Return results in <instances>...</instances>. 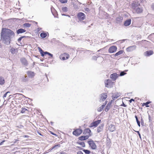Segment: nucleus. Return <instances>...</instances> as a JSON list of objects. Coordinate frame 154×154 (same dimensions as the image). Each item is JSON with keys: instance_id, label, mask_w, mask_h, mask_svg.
Returning a JSON list of instances; mask_svg holds the SVG:
<instances>
[{"instance_id": "1", "label": "nucleus", "mask_w": 154, "mask_h": 154, "mask_svg": "<svg viewBox=\"0 0 154 154\" xmlns=\"http://www.w3.org/2000/svg\"><path fill=\"white\" fill-rule=\"evenodd\" d=\"M14 32L11 30L6 28H2L1 33V41L5 45H8L10 43L11 39L14 37Z\"/></svg>"}, {"instance_id": "2", "label": "nucleus", "mask_w": 154, "mask_h": 154, "mask_svg": "<svg viewBox=\"0 0 154 154\" xmlns=\"http://www.w3.org/2000/svg\"><path fill=\"white\" fill-rule=\"evenodd\" d=\"M87 142L89 145V146L92 149H96L97 146L93 140L91 139L90 140L88 141Z\"/></svg>"}, {"instance_id": "3", "label": "nucleus", "mask_w": 154, "mask_h": 154, "mask_svg": "<svg viewBox=\"0 0 154 154\" xmlns=\"http://www.w3.org/2000/svg\"><path fill=\"white\" fill-rule=\"evenodd\" d=\"M77 16L78 19L81 21L85 19V15L82 12H79L78 13Z\"/></svg>"}, {"instance_id": "4", "label": "nucleus", "mask_w": 154, "mask_h": 154, "mask_svg": "<svg viewBox=\"0 0 154 154\" xmlns=\"http://www.w3.org/2000/svg\"><path fill=\"white\" fill-rule=\"evenodd\" d=\"M82 130L80 128L75 129L72 132V134L76 136H79L82 132Z\"/></svg>"}, {"instance_id": "5", "label": "nucleus", "mask_w": 154, "mask_h": 154, "mask_svg": "<svg viewBox=\"0 0 154 154\" xmlns=\"http://www.w3.org/2000/svg\"><path fill=\"white\" fill-rule=\"evenodd\" d=\"M117 50V47L116 46H112L110 47L108 50L109 53H112L116 52Z\"/></svg>"}, {"instance_id": "6", "label": "nucleus", "mask_w": 154, "mask_h": 154, "mask_svg": "<svg viewBox=\"0 0 154 154\" xmlns=\"http://www.w3.org/2000/svg\"><path fill=\"white\" fill-rule=\"evenodd\" d=\"M101 121V120H98L95 122H94L91 124L90 127H97V125L100 123Z\"/></svg>"}, {"instance_id": "7", "label": "nucleus", "mask_w": 154, "mask_h": 154, "mask_svg": "<svg viewBox=\"0 0 154 154\" xmlns=\"http://www.w3.org/2000/svg\"><path fill=\"white\" fill-rule=\"evenodd\" d=\"M101 98L100 100V102H103L105 100L107 97V95L106 93H103L100 95Z\"/></svg>"}, {"instance_id": "8", "label": "nucleus", "mask_w": 154, "mask_h": 154, "mask_svg": "<svg viewBox=\"0 0 154 154\" xmlns=\"http://www.w3.org/2000/svg\"><path fill=\"white\" fill-rule=\"evenodd\" d=\"M20 61L22 64L25 66H27L28 65V63L26 59L24 57L21 58L20 59Z\"/></svg>"}, {"instance_id": "9", "label": "nucleus", "mask_w": 154, "mask_h": 154, "mask_svg": "<svg viewBox=\"0 0 154 154\" xmlns=\"http://www.w3.org/2000/svg\"><path fill=\"white\" fill-rule=\"evenodd\" d=\"M91 135V134H88L85 136H82L79 137V139L81 141L88 139Z\"/></svg>"}, {"instance_id": "10", "label": "nucleus", "mask_w": 154, "mask_h": 154, "mask_svg": "<svg viewBox=\"0 0 154 154\" xmlns=\"http://www.w3.org/2000/svg\"><path fill=\"white\" fill-rule=\"evenodd\" d=\"M105 86L108 88H111V85H113V82L109 79L107 80L106 82H105Z\"/></svg>"}, {"instance_id": "11", "label": "nucleus", "mask_w": 154, "mask_h": 154, "mask_svg": "<svg viewBox=\"0 0 154 154\" xmlns=\"http://www.w3.org/2000/svg\"><path fill=\"white\" fill-rule=\"evenodd\" d=\"M63 56H66V57H65V56H63V55H60V59H62L63 60H66L68 59L69 57V55L67 53H65L63 54Z\"/></svg>"}, {"instance_id": "12", "label": "nucleus", "mask_w": 154, "mask_h": 154, "mask_svg": "<svg viewBox=\"0 0 154 154\" xmlns=\"http://www.w3.org/2000/svg\"><path fill=\"white\" fill-rule=\"evenodd\" d=\"M136 48V46L135 45H133L131 46H129L126 49V50L127 51L130 52L132 51Z\"/></svg>"}, {"instance_id": "13", "label": "nucleus", "mask_w": 154, "mask_h": 154, "mask_svg": "<svg viewBox=\"0 0 154 154\" xmlns=\"http://www.w3.org/2000/svg\"><path fill=\"white\" fill-rule=\"evenodd\" d=\"M118 75L116 73H114L111 74L110 75V78L113 80H115L118 77Z\"/></svg>"}, {"instance_id": "14", "label": "nucleus", "mask_w": 154, "mask_h": 154, "mask_svg": "<svg viewBox=\"0 0 154 154\" xmlns=\"http://www.w3.org/2000/svg\"><path fill=\"white\" fill-rule=\"evenodd\" d=\"M29 79L27 76L25 75L22 76L21 78V82H28Z\"/></svg>"}, {"instance_id": "15", "label": "nucleus", "mask_w": 154, "mask_h": 154, "mask_svg": "<svg viewBox=\"0 0 154 154\" xmlns=\"http://www.w3.org/2000/svg\"><path fill=\"white\" fill-rule=\"evenodd\" d=\"M91 130L89 128H87L84 130L83 134L85 135L87 134H91L92 135V134H91Z\"/></svg>"}, {"instance_id": "16", "label": "nucleus", "mask_w": 154, "mask_h": 154, "mask_svg": "<svg viewBox=\"0 0 154 154\" xmlns=\"http://www.w3.org/2000/svg\"><path fill=\"white\" fill-rule=\"evenodd\" d=\"M109 129L111 132L115 130V126L111 124L109 127Z\"/></svg>"}, {"instance_id": "17", "label": "nucleus", "mask_w": 154, "mask_h": 154, "mask_svg": "<svg viewBox=\"0 0 154 154\" xmlns=\"http://www.w3.org/2000/svg\"><path fill=\"white\" fill-rule=\"evenodd\" d=\"M131 20L128 19L125 21L124 23V25L125 26H128L131 23Z\"/></svg>"}, {"instance_id": "18", "label": "nucleus", "mask_w": 154, "mask_h": 154, "mask_svg": "<svg viewBox=\"0 0 154 154\" xmlns=\"http://www.w3.org/2000/svg\"><path fill=\"white\" fill-rule=\"evenodd\" d=\"M26 32V30L22 28H20L17 30V34L22 33Z\"/></svg>"}, {"instance_id": "19", "label": "nucleus", "mask_w": 154, "mask_h": 154, "mask_svg": "<svg viewBox=\"0 0 154 154\" xmlns=\"http://www.w3.org/2000/svg\"><path fill=\"white\" fill-rule=\"evenodd\" d=\"M27 73L29 78H32L34 76V72L31 71H27Z\"/></svg>"}, {"instance_id": "20", "label": "nucleus", "mask_w": 154, "mask_h": 154, "mask_svg": "<svg viewBox=\"0 0 154 154\" xmlns=\"http://www.w3.org/2000/svg\"><path fill=\"white\" fill-rule=\"evenodd\" d=\"M123 17L120 16H119L117 17L116 19V23H120L122 22L123 20Z\"/></svg>"}, {"instance_id": "21", "label": "nucleus", "mask_w": 154, "mask_h": 154, "mask_svg": "<svg viewBox=\"0 0 154 154\" xmlns=\"http://www.w3.org/2000/svg\"><path fill=\"white\" fill-rule=\"evenodd\" d=\"M145 55L148 56L152 55L153 54V51L152 50L147 51L144 53Z\"/></svg>"}, {"instance_id": "22", "label": "nucleus", "mask_w": 154, "mask_h": 154, "mask_svg": "<svg viewBox=\"0 0 154 154\" xmlns=\"http://www.w3.org/2000/svg\"><path fill=\"white\" fill-rule=\"evenodd\" d=\"M112 103L111 102H109L106 105L105 109V111L107 112L110 109Z\"/></svg>"}, {"instance_id": "23", "label": "nucleus", "mask_w": 154, "mask_h": 154, "mask_svg": "<svg viewBox=\"0 0 154 154\" xmlns=\"http://www.w3.org/2000/svg\"><path fill=\"white\" fill-rule=\"evenodd\" d=\"M38 49L39 50V51L40 52L41 55L43 57L45 55L47 54H45V52H44L43 51L42 49L40 48V47H38Z\"/></svg>"}, {"instance_id": "24", "label": "nucleus", "mask_w": 154, "mask_h": 154, "mask_svg": "<svg viewBox=\"0 0 154 154\" xmlns=\"http://www.w3.org/2000/svg\"><path fill=\"white\" fill-rule=\"evenodd\" d=\"M120 96V94L118 93L117 94H114L112 96V98L114 100L118 98Z\"/></svg>"}, {"instance_id": "25", "label": "nucleus", "mask_w": 154, "mask_h": 154, "mask_svg": "<svg viewBox=\"0 0 154 154\" xmlns=\"http://www.w3.org/2000/svg\"><path fill=\"white\" fill-rule=\"evenodd\" d=\"M5 82V81L4 78L2 76H0V85H3L4 84Z\"/></svg>"}, {"instance_id": "26", "label": "nucleus", "mask_w": 154, "mask_h": 154, "mask_svg": "<svg viewBox=\"0 0 154 154\" xmlns=\"http://www.w3.org/2000/svg\"><path fill=\"white\" fill-rule=\"evenodd\" d=\"M138 5V3L136 2H133L131 4V6L133 9H135V8Z\"/></svg>"}, {"instance_id": "27", "label": "nucleus", "mask_w": 154, "mask_h": 154, "mask_svg": "<svg viewBox=\"0 0 154 154\" xmlns=\"http://www.w3.org/2000/svg\"><path fill=\"white\" fill-rule=\"evenodd\" d=\"M103 125H102L98 127L97 128V131L98 133L101 132L103 129Z\"/></svg>"}, {"instance_id": "28", "label": "nucleus", "mask_w": 154, "mask_h": 154, "mask_svg": "<svg viewBox=\"0 0 154 154\" xmlns=\"http://www.w3.org/2000/svg\"><path fill=\"white\" fill-rule=\"evenodd\" d=\"M123 52V51L121 50L116 53L114 55H113V56H114V57H116L122 54Z\"/></svg>"}, {"instance_id": "29", "label": "nucleus", "mask_w": 154, "mask_h": 154, "mask_svg": "<svg viewBox=\"0 0 154 154\" xmlns=\"http://www.w3.org/2000/svg\"><path fill=\"white\" fill-rule=\"evenodd\" d=\"M143 9L141 8L138 7L136 9V12L138 14L141 13Z\"/></svg>"}, {"instance_id": "30", "label": "nucleus", "mask_w": 154, "mask_h": 154, "mask_svg": "<svg viewBox=\"0 0 154 154\" xmlns=\"http://www.w3.org/2000/svg\"><path fill=\"white\" fill-rule=\"evenodd\" d=\"M47 36V33L45 32H42L40 34V36L41 37L43 38H45Z\"/></svg>"}, {"instance_id": "31", "label": "nucleus", "mask_w": 154, "mask_h": 154, "mask_svg": "<svg viewBox=\"0 0 154 154\" xmlns=\"http://www.w3.org/2000/svg\"><path fill=\"white\" fill-rule=\"evenodd\" d=\"M106 104H103L100 107H99L98 109V111L99 112L101 111L103 109L104 107L105 106Z\"/></svg>"}, {"instance_id": "32", "label": "nucleus", "mask_w": 154, "mask_h": 154, "mask_svg": "<svg viewBox=\"0 0 154 154\" xmlns=\"http://www.w3.org/2000/svg\"><path fill=\"white\" fill-rule=\"evenodd\" d=\"M23 25L24 27L28 28L31 26V24L28 23H24Z\"/></svg>"}, {"instance_id": "33", "label": "nucleus", "mask_w": 154, "mask_h": 154, "mask_svg": "<svg viewBox=\"0 0 154 154\" xmlns=\"http://www.w3.org/2000/svg\"><path fill=\"white\" fill-rule=\"evenodd\" d=\"M77 143L78 144H79L80 145H82V146L83 147H85V143L84 142H77Z\"/></svg>"}, {"instance_id": "34", "label": "nucleus", "mask_w": 154, "mask_h": 154, "mask_svg": "<svg viewBox=\"0 0 154 154\" xmlns=\"http://www.w3.org/2000/svg\"><path fill=\"white\" fill-rule=\"evenodd\" d=\"M151 103L150 101H147L146 103H143V105L145 106L146 107H149V106L148 104Z\"/></svg>"}, {"instance_id": "35", "label": "nucleus", "mask_w": 154, "mask_h": 154, "mask_svg": "<svg viewBox=\"0 0 154 154\" xmlns=\"http://www.w3.org/2000/svg\"><path fill=\"white\" fill-rule=\"evenodd\" d=\"M82 150L83 152H84L86 154H89L91 153L90 151L87 150L85 149H83Z\"/></svg>"}, {"instance_id": "36", "label": "nucleus", "mask_w": 154, "mask_h": 154, "mask_svg": "<svg viewBox=\"0 0 154 154\" xmlns=\"http://www.w3.org/2000/svg\"><path fill=\"white\" fill-rule=\"evenodd\" d=\"M62 10L63 12H66L68 11V8L66 7H63L62 8Z\"/></svg>"}, {"instance_id": "37", "label": "nucleus", "mask_w": 154, "mask_h": 154, "mask_svg": "<svg viewBox=\"0 0 154 154\" xmlns=\"http://www.w3.org/2000/svg\"><path fill=\"white\" fill-rule=\"evenodd\" d=\"M15 49L13 48H12L10 50V52H11L12 54H14L15 53Z\"/></svg>"}, {"instance_id": "38", "label": "nucleus", "mask_w": 154, "mask_h": 154, "mask_svg": "<svg viewBox=\"0 0 154 154\" xmlns=\"http://www.w3.org/2000/svg\"><path fill=\"white\" fill-rule=\"evenodd\" d=\"M149 122L150 123H152V120L153 118L149 114Z\"/></svg>"}, {"instance_id": "39", "label": "nucleus", "mask_w": 154, "mask_h": 154, "mask_svg": "<svg viewBox=\"0 0 154 154\" xmlns=\"http://www.w3.org/2000/svg\"><path fill=\"white\" fill-rule=\"evenodd\" d=\"M27 110L25 108L22 107L21 108V112L22 113H24L26 110Z\"/></svg>"}, {"instance_id": "40", "label": "nucleus", "mask_w": 154, "mask_h": 154, "mask_svg": "<svg viewBox=\"0 0 154 154\" xmlns=\"http://www.w3.org/2000/svg\"><path fill=\"white\" fill-rule=\"evenodd\" d=\"M126 74V73L125 72V71H122L120 72L119 75L120 76H122Z\"/></svg>"}, {"instance_id": "41", "label": "nucleus", "mask_w": 154, "mask_h": 154, "mask_svg": "<svg viewBox=\"0 0 154 154\" xmlns=\"http://www.w3.org/2000/svg\"><path fill=\"white\" fill-rule=\"evenodd\" d=\"M45 54H48V55H49V56H51V57L52 58L53 57V55L52 54H51V53H50L47 51H45Z\"/></svg>"}, {"instance_id": "42", "label": "nucleus", "mask_w": 154, "mask_h": 154, "mask_svg": "<svg viewBox=\"0 0 154 154\" xmlns=\"http://www.w3.org/2000/svg\"><path fill=\"white\" fill-rule=\"evenodd\" d=\"M140 122L141 125L143 126L144 125V121L142 118H141L140 120Z\"/></svg>"}, {"instance_id": "43", "label": "nucleus", "mask_w": 154, "mask_h": 154, "mask_svg": "<svg viewBox=\"0 0 154 154\" xmlns=\"http://www.w3.org/2000/svg\"><path fill=\"white\" fill-rule=\"evenodd\" d=\"M59 1L62 3H64L67 2V0H59Z\"/></svg>"}, {"instance_id": "44", "label": "nucleus", "mask_w": 154, "mask_h": 154, "mask_svg": "<svg viewBox=\"0 0 154 154\" xmlns=\"http://www.w3.org/2000/svg\"><path fill=\"white\" fill-rule=\"evenodd\" d=\"M60 144H58L57 145H56L54 146H53V147H52V149H54V148H55L57 146L60 147Z\"/></svg>"}, {"instance_id": "45", "label": "nucleus", "mask_w": 154, "mask_h": 154, "mask_svg": "<svg viewBox=\"0 0 154 154\" xmlns=\"http://www.w3.org/2000/svg\"><path fill=\"white\" fill-rule=\"evenodd\" d=\"M8 93H10V92L9 91H8L7 92H6L3 96V97L4 98L6 97L7 94Z\"/></svg>"}, {"instance_id": "46", "label": "nucleus", "mask_w": 154, "mask_h": 154, "mask_svg": "<svg viewBox=\"0 0 154 154\" xmlns=\"http://www.w3.org/2000/svg\"><path fill=\"white\" fill-rule=\"evenodd\" d=\"M136 132H137V133L138 134V135L140 138L141 139V135L140 133V132L139 131H135Z\"/></svg>"}, {"instance_id": "47", "label": "nucleus", "mask_w": 154, "mask_h": 154, "mask_svg": "<svg viewBox=\"0 0 154 154\" xmlns=\"http://www.w3.org/2000/svg\"><path fill=\"white\" fill-rule=\"evenodd\" d=\"M151 8L154 11V3H152L151 5Z\"/></svg>"}, {"instance_id": "48", "label": "nucleus", "mask_w": 154, "mask_h": 154, "mask_svg": "<svg viewBox=\"0 0 154 154\" xmlns=\"http://www.w3.org/2000/svg\"><path fill=\"white\" fill-rule=\"evenodd\" d=\"M97 57L96 56H93L92 58L94 60H97Z\"/></svg>"}, {"instance_id": "49", "label": "nucleus", "mask_w": 154, "mask_h": 154, "mask_svg": "<svg viewBox=\"0 0 154 154\" xmlns=\"http://www.w3.org/2000/svg\"><path fill=\"white\" fill-rule=\"evenodd\" d=\"M137 124V125L139 127H140V122L139 121H136Z\"/></svg>"}, {"instance_id": "50", "label": "nucleus", "mask_w": 154, "mask_h": 154, "mask_svg": "<svg viewBox=\"0 0 154 154\" xmlns=\"http://www.w3.org/2000/svg\"><path fill=\"white\" fill-rule=\"evenodd\" d=\"M22 37H20L18 39V42H20L22 39Z\"/></svg>"}, {"instance_id": "51", "label": "nucleus", "mask_w": 154, "mask_h": 154, "mask_svg": "<svg viewBox=\"0 0 154 154\" xmlns=\"http://www.w3.org/2000/svg\"><path fill=\"white\" fill-rule=\"evenodd\" d=\"M77 154H83L82 151H79L77 152Z\"/></svg>"}, {"instance_id": "52", "label": "nucleus", "mask_w": 154, "mask_h": 154, "mask_svg": "<svg viewBox=\"0 0 154 154\" xmlns=\"http://www.w3.org/2000/svg\"><path fill=\"white\" fill-rule=\"evenodd\" d=\"M134 101V99L132 98L129 100V101L130 103H131L132 101Z\"/></svg>"}, {"instance_id": "53", "label": "nucleus", "mask_w": 154, "mask_h": 154, "mask_svg": "<svg viewBox=\"0 0 154 154\" xmlns=\"http://www.w3.org/2000/svg\"><path fill=\"white\" fill-rule=\"evenodd\" d=\"M5 141V140H3V141H2V142L0 143V145H2L3 144V143Z\"/></svg>"}, {"instance_id": "54", "label": "nucleus", "mask_w": 154, "mask_h": 154, "mask_svg": "<svg viewBox=\"0 0 154 154\" xmlns=\"http://www.w3.org/2000/svg\"><path fill=\"white\" fill-rule=\"evenodd\" d=\"M135 118L136 119V121H138L137 117V116L135 115Z\"/></svg>"}, {"instance_id": "55", "label": "nucleus", "mask_w": 154, "mask_h": 154, "mask_svg": "<svg viewBox=\"0 0 154 154\" xmlns=\"http://www.w3.org/2000/svg\"><path fill=\"white\" fill-rule=\"evenodd\" d=\"M122 106L125 107H126L127 106V105H125L123 103V104L122 105Z\"/></svg>"}, {"instance_id": "56", "label": "nucleus", "mask_w": 154, "mask_h": 154, "mask_svg": "<svg viewBox=\"0 0 154 154\" xmlns=\"http://www.w3.org/2000/svg\"><path fill=\"white\" fill-rule=\"evenodd\" d=\"M60 153L61 154H66L65 152L63 151H62L61 152H60Z\"/></svg>"}, {"instance_id": "57", "label": "nucleus", "mask_w": 154, "mask_h": 154, "mask_svg": "<svg viewBox=\"0 0 154 154\" xmlns=\"http://www.w3.org/2000/svg\"><path fill=\"white\" fill-rule=\"evenodd\" d=\"M53 149H52V148L51 147V148H50L48 150V152H50V151H51Z\"/></svg>"}, {"instance_id": "58", "label": "nucleus", "mask_w": 154, "mask_h": 154, "mask_svg": "<svg viewBox=\"0 0 154 154\" xmlns=\"http://www.w3.org/2000/svg\"><path fill=\"white\" fill-rule=\"evenodd\" d=\"M51 134H53V135H55V136H56L57 135L55 134H54V133H53V132H52L51 131Z\"/></svg>"}, {"instance_id": "59", "label": "nucleus", "mask_w": 154, "mask_h": 154, "mask_svg": "<svg viewBox=\"0 0 154 154\" xmlns=\"http://www.w3.org/2000/svg\"><path fill=\"white\" fill-rule=\"evenodd\" d=\"M21 37H22V38H24L28 37V36H21Z\"/></svg>"}, {"instance_id": "60", "label": "nucleus", "mask_w": 154, "mask_h": 154, "mask_svg": "<svg viewBox=\"0 0 154 154\" xmlns=\"http://www.w3.org/2000/svg\"><path fill=\"white\" fill-rule=\"evenodd\" d=\"M82 22L84 23V24H86V22L85 21H83L82 20Z\"/></svg>"}, {"instance_id": "61", "label": "nucleus", "mask_w": 154, "mask_h": 154, "mask_svg": "<svg viewBox=\"0 0 154 154\" xmlns=\"http://www.w3.org/2000/svg\"><path fill=\"white\" fill-rule=\"evenodd\" d=\"M29 137V136L28 135H24V137Z\"/></svg>"}, {"instance_id": "62", "label": "nucleus", "mask_w": 154, "mask_h": 154, "mask_svg": "<svg viewBox=\"0 0 154 154\" xmlns=\"http://www.w3.org/2000/svg\"><path fill=\"white\" fill-rule=\"evenodd\" d=\"M38 134H39V135H42L39 132H38Z\"/></svg>"}, {"instance_id": "63", "label": "nucleus", "mask_w": 154, "mask_h": 154, "mask_svg": "<svg viewBox=\"0 0 154 154\" xmlns=\"http://www.w3.org/2000/svg\"><path fill=\"white\" fill-rule=\"evenodd\" d=\"M51 125H53V122H51Z\"/></svg>"}, {"instance_id": "64", "label": "nucleus", "mask_w": 154, "mask_h": 154, "mask_svg": "<svg viewBox=\"0 0 154 154\" xmlns=\"http://www.w3.org/2000/svg\"><path fill=\"white\" fill-rule=\"evenodd\" d=\"M91 153H92V154H96V153H95L94 152H91Z\"/></svg>"}]
</instances>
